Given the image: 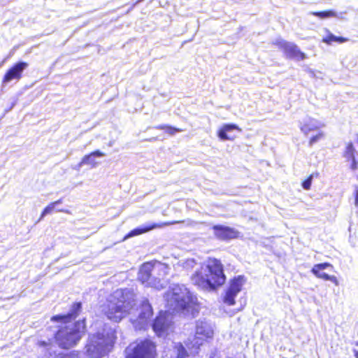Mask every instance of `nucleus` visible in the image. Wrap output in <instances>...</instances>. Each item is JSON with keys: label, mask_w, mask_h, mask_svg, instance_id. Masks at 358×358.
<instances>
[{"label": "nucleus", "mask_w": 358, "mask_h": 358, "mask_svg": "<svg viewBox=\"0 0 358 358\" xmlns=\"http://www.w3.org/2000/svg\"><path fill=\"white\" fill-rule=\"evenodd\" d=\"M245 280L243 276L239 275L235 278L230 282L229 289L224 297V302L229 306L235 303L234 299L237 294L241 292Z\"/></svg>", "instance_id": "nucleus-10"}, {"label": "nucleus", "mask_w": 358, "mask_h": 358, "mask_svg": "<svg viewBox=\"0 0 358 358\" xmlns=\"http://www.w3.org/2000/svg\"><path fill=\"white\" fill-rule=\"evenodd\" d=\"M355 357L356 358H358V352H357V351H356V352H355Z\"/></svg>", "instance_id": "nucleus-32"}, {"label": "nucleus", "mask_w": 358, "mask_h": 358, "mask_svg": "<svg viewBox=\"0 0 358 358\" xmlns=\"http://www.w3.org/2000/svg\"><path fill=\"white\" fill-rule=\"evenodd\" d=\"M115 339V331L111 328L90 336L85 347L87 355L89 358H102L110 350Z\"/></svg>", "instance_id": "nucleus-5"}, {"label": "nucleus", "mask_w": 358, "mask_h": 358, "mask_svg": "<svg viewBox=\"0 0 358 358\" xmlns=\"http://www.w3.org/2000/svg\"><path fill=\"white\" fill-rule=\"evenodd\" d=\"M213 334V325L205 318L199 319L196 322L195 334L192 338H188L187 345L192 348L198 349L203 341L212 338Z\"/></svg>", "instance_id": "nucleus-7"}, {"label": "nucleus", "mask_w": 358, "mask_h": 358, "mask_svg": "<svg viewBox=\"0 0 358 358\" xmlns=\"http://www.w3.org/2000/svg\"><path fill=\"white\" fill-rule=\"evenodd\" d=\"M155 128L157 129H160V130L164 129L170 135H174L176 132L182 131V129L172 127L171 126H167V125H159V126L156 127Z\"/></svg>", "instance_id": "nucleus-25"}, {"label": "nucleus", "mask_w": 358, "mask_h": 358, "mask_svg": "<svg viewBox=\"0 0 358 358\" xmlns=\"http://www.w3.org/2000/svg\"><path fill=\"white\" fill-rule=\"evenodd\" d=\"M171 324V320L167 311L164 313L161 312L152 323V329L158 336H162L169 329Z\"/></svg>", "instance_id": "nucleus-12"}, {"label": "nucleus", "mask_w": 358, "mask_h": 358, "mask_svg": "<svg viewBox=\"0 0 358 358\" xmlns=\"http://www.w3.org/2000/svg\"><path fill=\"white\" fill-rule=\"evenodd\" d=\"M357 345H358V343H357Z\"/></svg>", "instance_id": "nucleus-34"}, {"label": "nucleus", "mask_w": 358, "mask_h": 358, "mask_svg": "<svg viewBox=\"0 0 358 358\" xmlns=\"http://www.w3.org/2000/svg\"><path fill=\"white\" fill-rule=\"evenodd\" d=\"M103 156H105V153L99 150L92 152L90 155H87L83 157L82 161L78 164V166L81 167L83 165H89L91 166L92 168L96 167L99 164V162L96 161V158Z\"/></svg>", "instance_id": "nucleus-16"}, {"label": "nucleus", "mask_w": 358, "mask_h": 358, "mask_svg": "<svg viewBox=\"0 0 358 358\" xmlns=\"http://www.w3.org/2000/svg\"><path fill=\"white\" fill-rule=\"evenodd\" d=\"M167 266L160 262H147L140 268L138 279L143 284L160 290L166 285L163 278L167 275Z\"/></svg>", "instance_id": "nucleus-6"}, {"label": "nucleus", "mask_w": 358, "mask_h": 358, "mask_svg": "<svg viewBox=\"0 0 358 358\" xmlns=\"http://www.w3.org/2000/svg\"><path fill=\"white\" fill-rule=\"evenodd\" d=\"M350 160H352V164H351L350 168L352 170L355 171L357 169L358 162L356 160L355 157L353 159H351Z\"/></svg>", "instance_id": "nucleus-29"}, {"label": "nucleus", "mask_w": 358, "mask_h": 358, "mask_svg": "<svg viewBox=\"0 0 358 358\" xmlns=\"http://www.w3.org/2000/svg\"><path fill=\"white\" fill-rule=\"evenodd\" d=\"M175 352L177 354L176 358H185L187 355V351L183 345L178 343L175 347Z\"/></svg>", "instance_id": "nucleus-24"}, {"label": "nucleus", "mask_w": 358, "mask_h": 358, "mask_svg": "<svg viewBox=\"0 0 358 358\" xmlns=\"http://www.w3.org/2000/svg\"><path fill=\"white\" fill-rule=\"evenodd\" d=\"M213 229L215 236L220 240H229L238 236V231L229 227L215 225Z\"/></svg>", "instance_id": "nucleus-14"}, {"label": "nucleus", "mask_w": 358, "mask_h": 358, "mask_svg": "<svg viewBox=\"0 0 358 358\" xmlns=\"http://www.w3.org/2000/svg\"><path fill=\"white\" fill-rule=\"evenodd\" d=\"M331 265L328 263L318 264L313 266L312 268V272L315 274L317 278H322L325 280H330L334 282L336 285H338V281L336 276L329 275L324 272H322L323 270L330 266Z\"/></svg>", "instance_id": "nucleus-15"}, {"label": "nucleus", "mask_w": 358, "mask_h": 358, "mask_svg": "<svg viewBox=\"0 0 358 358\" xmlns=\"http://www.w3.org/2000/svg\"><path fill=\"white\" fill-rule=\"evenodd\" d=\"M166 224H147L131 230L127 237H132L148 232L156 228H160Z\"/></svg>", "instance_id": "nucleus-17"}, {"label": "nucleus", "mask_w": 358, "mask_h": 358, "mask_svg": "<svg viewBox=\"0 0 358 358\" xmlns=\"http://www.w3.org/2000/svg\"><path fill=\"white\" fill-rule=\"evenodd\" d=\"M324 137V133L320 131L317 135L313 136L309 141V145L313 146V144L321 140Z\"/></svg>", "instance_id": "nucleus-27"}, {"label": "nucleus", "mask_w": 358, "mask_h": 358, "mask_svg": "<svg viewBox=\"0 0 358 358\" xmlns=\"http://www.w3.org/2000/svg\"><path fill=\"white\" fill-rule=\"evenodd\" d=\"M57 211H59V212H64V213H67V211L64 210H62V209H57Z\"/></svg>", "instance_id": "nucleus-31"}, {"label": "nucleus", "mask_w": 358, "mask_h": 358, "mask_svg": "<svg viewBox=\"0 0 358 358\" xmlns=\"http://www.w3.org/2000/svg\"><path fill=\"white\" fill-rule=\"evenodd\" d=\"M127 358H155V345L150 340L131 344L127 348Z\"/></svg>", "instance_id": "nucleus-8"}, {"label": "nucleus", "mask_w": 358, "mask_h": 358, "mask_svg": "<svg viewBox=\"0 0 358 358\" xmlns=\"http://www.w3.org/2000/svg\"><path fill=\"white\" fill-rule=\"evenodd\" d=\"M323 126L324 124L320 122L311 119L308 122L301 124L300 129L305 135H308L309 132L317 130Z\"/></svg>", "instance_id": "nucleus-18"}, {"label": "nucleus", "mask_w": 358, "mask_h": 358, "mask_svg": "<svg viewBox=\"0 0 358 358\" xmlns=\"http://www.w3.org/2000/svg\"><path fill=\"white\" fill-rule=\"evenodd\" d=\"M310 14L319 17L320 18L329 17H340L338 14L334 10L322 11V12H311Z\"/></svg>", "instance_id": "nucleus-22"}, {"label": "nucleus", "mask_w": 358, "mask_h": 358, "mask_svg": "<svg viewBox=\"0 0 358 358\" xmlns=\"http://www.w3.org/2000/svg\"><path fill=\"white\" fill-rule=\"evenodd\" d=\"M174 223H175L174 222H172V223H171V224H174ZM166 225H168V224H169L170 223H166ZM164 226H166V224H165Z\"/></svg>", "instance_id": "nucleus-33"}, {"label": "nucleus", "mask_w": 358, "mask_h": 358, "mask_svg": "<svg viewBox=\"0 0 358 358\" xmlns=\"http://www.w3.org/2000/svg\"><path fill=\"white\" fill-rule=\"evenodd\" d=\"M169 310L194 317L199 311L197 298L183 285H174L166 294Z\"/></svg>", "instance_id": "nucleus-3"}, {"label": "nucleus", "mask_w": 358, "mask_h": 358, "mask_svg": "<svg viewBox=\"0 0 358 358\" xmlns=\"http://www.w3.org/2000/svg\"><path fill=\"white\" fill-rule=\"evenodd\" d=\"M355 204L356 206H358V187H356V190H355Z\"/></svg>", "instance_id": "nucleus-30"}, {"label": "nucleus", "mask_w": 358, "mask_h": 358, "mask_svg": "<svg viewBox=\"0 0 358 358\" xmlns=\"http://www.w3.org/2000/svg\"><path fill=\"white\" fill-rule=\"evenodd\" d=\"M278 45L284 50L287 56L290 58L303 60L306 57L304 53L301 52L298 47L292 43L281 40L278 42Z\"/></svg>", "instance_id": "nucleus-13"}, {"label": "nucleus", "mask_w": 358, "mask_h": 358, "mask_svg": "<svg viewBox=\"0 0 358 358\" xmlns=\"http://www.w3.org/2000/svg\"><path fill=\"white\" fill-rule=\"evenodd\" d=\"M196 265V262L194 259H188L182 263V267L186 270L193 268Z\"/></svg>", "instance_id": "nucleus-26"}, {"label": "nucleus", "mask_w": 358, "mask_h": 358, "mask_svg": "<svg viewBox=\"0 0 358 358\" xmlns=\"http://www.w3.org/2000/svg\"><path fill=\"white\" fill-rule=\"evenodd\" d=\"M28 66V64L24 62L16 63L13 66L9 69L3 78V85L11 82L13 80H19L22 78V73Z\"/></svg>", "instance_id": "nucleus-11"}, {"label": "nucleus", "mask_w": 358, "mask_h": 358, "mask_svg": "<svg viewBox=\"0 0 358 358\" xmlns=\"http://www.w3.org/2000/svg\"><path fill=\"white\" fill-rule=\"evenodd\" d=\"M191 280L194 285L206 290L221 286L226 280L222 264L216 259H210L207 265L195 271Z\"/></svg>", "instance_id": "nucleus-4"}, {"label": "nucleus", "mask_w": 358, "mask_h": 358, "mask_svg": "<svg viewBox=\"0 0 358 358\" xmlns=\"http://www.w3.org/2000/svg\"><path fill=\"white\" fill-rule=\"evenodd\" d=\"M62 203V199H59L55 202H52L51 203H50L47 207L45 208V209L43 210L41 215V217L39 218V220H41L45 215H48V214H50L53 212V210L56 208V206L57 205L59 204V203Z\"/></svg>", "instance_id": "nucleus-21"}, {"label": "nucleus", "mask_w": 358, "mask_h": 358, "mask_svg": "<svg viewBox=\"0 0 358 358\" xmlns=\"http://www.w3.org/2000/svg\"><path fill=\"white\" fill-rule=\"evenodd\" d=\"M234 129H238V127L236 124H225L223 127L219 131L218 136L222 140H232L234 137L229 136L227 135V132H229Z\"/></svg>", "instance_id": "nucleus-20"}, {"label": "nucleus", "mask_w": 358, "mask_h": 358, "mask_svg": "<svg viewBox=\"0 0 358 358\" xmlns=\"http://www.w3.org/2000/svg\"><path fill=\"white\" fill-rule=\"evenodd\" d=\"M355 148L352 143L350 142L347 144L345 150L344 152V157L348 160L355 158Z\"/></svg>", "instance_id": "nucleus-23"}, {"label": "nucleus", "mask_w": 358, "mask_h": 358, "mask_svg": "<svg viewBox=\"0 0 358 358\" xmlns=\"http://www.w3.org/2000/svg\"><path fill=\"white\" fill-rule=\"evenodd\" d=\"M38 345L41 348L42 352L45 353V357L47 358H78V354L74 352L62 353L57 352L56 347L52 344L50 339L46 341H40Z\"/></svg>", "instance_id": "nucleus-9"}, {"label": "nucleus", "mask_w": 358, "mask_h": 358, "mask_svg": "<svg viewBox=\"0 0 358 358\" xmlns=\"http://www.w3.org/2000/svg\"><path fill=\"white\" fill-rule=\"evenodd\" d=\"M313 179V176L311 175L306 180H305L302 186L305 189H309L311 185V182Z\"/></svg>", "instance_id": "nucleus-28"}, {"label": "nucleus", "mask_w": 358, "mask_h": 358, "mask_svg": "<svg viewBox=\"0 0 358 358\" xmlns=\"http://www.w3.org/2000/svg\"><path fill=\"white\" fill-rule=\"evenodd\" d=\"M81 310V303H76L67 315H58L51 318L52 321L59 322L62 326L55 334V338L58 345L62 348H73L79 342L85 333V321H78L71 323L70 320L77 317Z\"/></svg>", "instance_id": "nucleus-2"}, {"label": "nucleus", "mask_w": 358, "mask_h": 358, "mask_svg": "<svg viewBox=\"0 0 358 358\" xmlns=\"http://www.w3.org/2000/svg\"><path fill=\"white\" fill-rule=\"evenodd\" d=\"M326 31L327 32V35L323 37V43H325L328 45H332L333 43H343L348 41V38H346L336 36L330 33L327 29H326Z\"/></svg>", "instance_id": "nucleus-19"}, {"label": "nucleus", "mask_w": 358, "mask_h": 358, "mask_svg": "<svg viewBox=\"0 0 358 358\" xmlns=\"http://www.w3.org/2000/svg\"><path fill=\"white\" fill-rule=\"evenodd\" d=\"M136 306L134 294L129 289H118L109 296L105 313L109 320L118 322L138 312V316H131L130 320L136 329L141 330L148 326L152 309L148 301H143L139 308Z\"/></svg>", "instance_id": "nucleus-1"}]
</instances>
